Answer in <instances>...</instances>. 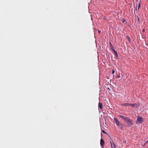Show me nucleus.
<instances>
[{
  "instance_id": "1",
  "label": "nucleus",
  "mask_w": 148,
  "mask_h": 148,
  "mask_svg": "<svg viewBox=\"0 0 148 148\" xmlns=\"http://www.w3.org/2000/svg\"><path fill=\"white\" fill-rule=\"evenodd\" d=\"M119 116L121 118L123 119L125 121L127 122V124L130 126H131L132 125V120L129 118L125 116H122L121 115H119Z\"/></svg>"
},
{
  "instance_id": "2",
  "label": "nucleus",
  "mask_w": 148,
  "mask_h": 148,
  "mask_svg": "<svg viewBox=\"0 0 148 148\" xmlns=\"http://www.w3.org/2000/svg\"><path fill=\"white\" fill-rule=\"evenodd\" d=\"M144 120L142 117L138 116L137 119V123L138 124L142 123L143 122Z\"/></svg>"
},
{
  "instance_id": "3",
  "label": "nucleus",
  "mask_w": 148,
  "mask_h": 148,
  "mask_svg": "<svg viewBox=\"0 0 148 148\" xmlns=\"http://www.w3.org/2000/svg\"><path fill=\"white\" fill-rule=\"evenodd\" d=\"M114 120L115 121V122L116 123V124L117 126H120L121 125V123H120L119 121L117 118H114Z\"/></svg>"
},
{
  "instance_id": "4",
  "label": "nucleus",
  "mask_w": 148,
  "mask_h": 148,
  "mask_svg": "<svg viewBox=\"0 0 148 148\" xmlns=\"http://www.w3.org/2000/svg\"><path fill=\"white\" fill-rule=\"evenodd\" d=\"M104 143H105L104 140L102 139H101L100 140V145H101V147H102V148H104Z\"/></svg>"
},
{
  "instance_id": "5",
  "label": "nucleus",
  "mask_w": 148,
  "mask_h": 148,
  "mask_svg": "<svg viewBox=\"0 0 148 148\" xmlns=\"http://www.w3.org/2000/svg\"><path fill=\"white\" fill-rule=\"evenodd\" d=\"M139 106V103H134V104L131 103L130 106H132L133 107L135 108H137V107Z\"/></svg>"
},
{
  "instance_id": "6",
  "label": "nucleus",
  "mask_w": 148,
  "mask_h": 148,
  "mask_svg": "<svg viewBox=\"0 0 148 148\" xmlns=\"http://www.w3.org/2000/svg\"><path fill=\"white\" fill-rule=\"evenodd\" d=\"M131 103H125L121 104V106H130Z\"/></svg>"
},
{
  "instance_id": "7",
  "label": "nucleus",
  "mask_w": 148,
  "mask_h": 148,
  "mask_svg": "<svg viewBox=\"0 0 148 148\" xmlns=\"http://www.w3.org/2000/svg\"><path fill=\"white\" fill-rule=\"evenodd\" d=\"M99 107L101 109H102L103 108V105L102 103L100 102L99 103Z\"/></svg>"
},
{
  "instance_id": "8",
  "label": "nucleus",
  "mask_w": 148,
  "mask_h": 148,
  "mask_svg": "<svg viewBox=\"0 0 148 148\" xmlns=\"http://www.w3.org/2000/svg\"><path fill=\"white\" fill-rule=\"evenodd\" d=\"M110 44L111 46V49L113 51H114V50H115L114 49V47H113V46L112 45L111 43L110 42Z\"/></svg>"
},
{
  "instance_id": "9",
  "label": "nucleus",
  "mask_w": 148,
  "mask_h": 148,
  "mask_svg": "<svg viewBox=\"0 0 148 148\" xmlns=\"http://www.w3.org/2000/svg\"><path fill=\"white\" fill-rule=\"evenodd\" d=\"M127 38L128 39V40L129 41H130V37H129L128 36H127Z\"/></svg>"
},
{
  "instance_id": "10",
  "label": "nucleus",
  "mask_w": 148,
  "mask_h": 148,
  "mask_svg": "<svg viewBox=\"0 0 148 148\" xmlns=\"http://www.w3.org/2000/svg\"><path fill=\"white\" fill-rule=\"evenodd\" d=\"M114 53H115V55H116V54L117 53V52L115 50H114Z\"/></svg>"
},
{
  "instance_id": "11",
  "label": "nucleus",
  "mask_w": 148,
  "mask_h": 148,
  "mask_svg": "<svg viewBox=\"0 0 148 148\" xmlns=\"http://www.w3.org/2000/svg\"><path fill=\"white\" fill-rule=\"evenodd\" d=\"M102 132L104 134H106V132L103 130H102Z\"/></svg>"
},
{
  "instance_id": "12",
  "label": "nucleus",
  "mask_w": 148,
  "mask_h": 148,
  "mask_svg": "<svg viewBox=\"0 0 148 148\" xmlns=\"http://www.w3.org/2000/svg\"><path fill=\"white\" fill-rule=\"evenodd\" d=\"M115 71H114V70H112V73L113 74H114V73Z\"/></svg>"
},
{
  "instance_id": "13",
  "label": "nucleus",
  "mask_w": 148,
  "mask_h": 148,
  "mask_svg": "<svg viewBox=\"0 0 148 148\" xmlns=\"http://www.w3.org/2000/svg\"><path fill=\"white\" fill-rule=\"evenodd\" d=\"M113 145H114V148H115V144H114V143L113 142Z\"/></svg>"
},
{
  "instance_id": "14",
  "label": "nucleus",
  "mask_w": 148,
  "mask_h": 148,
  "mask_svg": "<svg viewBox=\"0 0 148 148\" xmlns=\"http://www.w3.org/2000/svg\"><path fill=\"white\" fill-rule=\"evenodd\" d=\"M103 19H105V20H106L107 19V18H106V16H105L104 17V18H103Z\"/></svg>"
},
{
  "instance_id": "15",
  "label": "nucleus",
  "mask_w": 148,
  "mask_h": 148,
  "mask_svg": "<svg viewBox=\"0 0 148 148\" xmlns=\"http://www.w3.org/2000/svg\"><path fill=\"white\" fill-rule=\"evenodd\" d=\"M110 143H111V147L112 148V142L111 141H110Z\"/></svg>"
},
{
  "instance_id": "16",
  "label": "nucleus",
  "mask_w": 148,
  "mask_h": 148,
  "mask_svg": "<svg viewBox=\"0 0 148 148\" xmlns=\"http://www.w3.org/2000/svg\"><path fill=\"white\" fill-rule=\"evenodd\" d=\"M116 57H118V55L117 54V53L116 54Z\"/></svg>"
},
{
  "instance_id": "17",
  "label": "nucleus",
  "mask_w": 148,
  "mask_h": 148,
  "mask_svg": "<svg viewBox=\"0 0 148 148\" xmlns=\"http://www.w3.org/2000/svg\"><path fill=\"white\" fill-rule=\"evenodd\" d=\"M140 3L139 4V7H138V9H139V8L140 7Z\"/></svg>"
},
{
  "instance_id": "18",
  "label": "nucleus",
  "mask_w": 148,
  "mask_h": 148,
  "mask_svg": "<svg viewBox=\"0 0 148 148\" xmlns=\"http://www.w3.org/2000/svg\"><path fill=\"white\" fill-rule=\"evenodd\" d=\"M143 32H144L145 31V29H143Z\"/></svg>"
},
{
  "instance_id": "19",
  "label": "nucleus",
  "mask_w": 148,
  "mask_h": 148,
  "mask_svg": "<svg viewBox=\"0 0 148 148\" xmlns=\"http://www.w3.org/2000/svg\"><path fill=\"white\" fill-rule=\"evenodd\" d=\"M98 32H99V33H100V31H99V30H98Z\"/></svg>"
},
{
  "instance_id": "20",
  "label": "nucleus",
  "mask_w": 148,
  "mask_h": 148,
  "mask_svg": "<svg viewBox=\"0 0 148 148\" xmlns=\"http://www.w3.org/2000/svg\"><path fill=\"white\" fill-rule=\"evenodd\" d=\"M148 142V140L145 143V144L147 143Z\"/></svg>"
},
{
  "instance_id": "21",
  "label": "nucleus",
  "mask_w": 148,
  "mask_h": 148,
  "mask_svg": "<svg viewBox=\"0 0 148 148\" xmlns=\"http://www.w3.org/2000/svg\"><path fill=\"white\" fill-rule=\"evenodd\" d=\"M120 77V75H119L118 76V78H119Z\"/></svg>"
},
{
  "instance_id": "22",
  "label": "nucleus",
  "mask_w": 148,
  "mask_h": 148,
  "mask_svg": "<svg viewBox=\"0 0 148 148\" xmlns=\"http://www.w3.org/2000/svg\"><path fill=\"white\" fill-rule=\"evenodd\" d=\"M124 22V21H123V22Z\"/></svg>"
}]
</instances>
